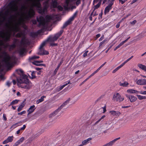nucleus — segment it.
I'll return each mask as SVG.
<instances>
[{
	"label": "nucleus",
	"instance_id": "39448f33",
	"mask_svg": "<svg viewBox=\"0 0 146 146\" xmlns=\"http://www.w3.org/2000/svg\"><path fill=\"white\" fill-rule=\"evenodd\" d=\"M5 56L3 61L5 63V66L7 68L11 67L12 65V62L11 60L10 57L6 53H5Z\"/></svg>",
	"mask_w": 146,
	"mask_h": 146
},
{
	"label": "nucleus",
	"instance_id": "09e8293b",
	"mask_svg": "<svg viewBox=\"0 0 146 146\" xmlns=\"http://www.w3.org/2000/svg\"><path fill=\"white\" fill-rule=\"evenodd\" d=\"M26 126L25 125H23V126L22 127H21L20 129L21 131H23L26 128Z\"/></svg>",
	"mask_w": 146,
	"mask_h": 146
},
{
	"label": "nucleus",
	"instance_id": "603ef678",
	"mask_svg": "<svg viewBox=\"0 0 146 146\" xmlns=\"http://www.w3.org/2000/svg\"><path fill=\"white\" fill-rule=\"evenodd\" d=\"M25 113H26V111H23L19 113L18 114L19 115H22L23 114Z\"/></svg>",
	"mask_w": 146,
	"mask_h": 146
},
{
	"label": "nucleus",
	"instance_id": "f704fd0d",
	"mask_svg": "<svg viewBox=\"0 0 146 146\" xmlns=\"http://www.w3.org/2000/svg\"><path fill=\"white\" fill-rule=\"evenodd\" d=\"M68 84H71L70 83V81H68V83L66 84H65L63 85L62 86L60 87L59 88V90H62L64 87L66 86H67Z\"/></svg>",
	"mask_w": 146,
	"mask_h": 146
},
{
	"label": "nucleus",
	"instance_id": "7ed1b4c3",
	"mask_svg": "<svg viewBox=\"0 0 146 146\" xmlns=\"http://www.w3.org/2000/svg\"><path fill=\"white\" fill-rule=\"evenodd\" d=\"M51 16L47 15L46 17V19L42 16H40L39 17H37V21L39 23L38 25L39 27L42 26L44 27H47L49 22L51 20Z\"/></svg>",
	"mask_w": 146,
	"mask_h": 146
},
{
	"label": "nucleus",
	"instance_id": "c85d7f7f",
	"mask_svg": "<svg viewBox=\"0 0 146 146\" xmlns=\"http://www.w3.org/2000/svg\"><path fill=\"white\" fill-rule=\"evenodd\" d=\"M138 67L142 70L146 71V66L141 64H138Z\"/></svg>",
	"mask_w": 146,
	"mask_h": 146
},
{
	"label": "nucleus",
	"instance_id": "5fc2aeb1",
	"mask_svg": "<svg viewBox=\"0 0 146 146\" xmlns=\"http://www.w3.org/2000/svg\"><path fill=\"white\" fill-rule=\"evenodd\" d=\"M137 22V21L136 20H134L132 22H131V24L132 25H134Z\"/></svg>",
	"mask_w": 146,
	"mask_h": 146
},
{
	"label": "nucleus",
	"instance_id": "f3484780",
	"mask_svg": "<svg viewBox=\"0 0 146 146\" xmlns=\"http://www.w3.org/2000/svg\"><path fill=\"white\" fill-rule=\"evenodd\" d=\"M70 100V98H68L64 103L60 107L61 109L63 108L65 106L67 105L69 102Z\"/></svg>",
	"mask_w": 146,
	"mask_h": 146
},
{
	"label": "nucleus",
	"instance_id": "6ab92c4d",
	"mask_svg": "<svg viewBox=\"0 0 146 146\" xmlns=\"http://www.w3.org/2000/svg\"><path fill=\"white\" fill-rule=\"evenodd\" d=\"M57 0H52L51 3V6L53 8H56L57 7Z\"/></svg>",
	"mask_w": 146,
	"mask_h": 146
},
{
	"label": "nucleus",
	"instance_id": "aec40b11",
	"mask_svg": "<svg viewBox=\"0 0 146 146\" xmlns=\"http://www.w3.org/2000/svg\"><path fill=\"white\" fill-rule=\"evenodd\" d=\"M72 21L70 19H69L66 21V22L64 24L62 28V29H64L68 25L70 24L71 23V22Z\"/></svg>",
	"mask_w": 146,
	"mask_h": 146
},
{
	"label": "nucleus",
	"instance_id": "6e6552de",
	"mask_svg": "<svg viewBox=\"0 0 146 146\" xmlns=\"http://www.w3.org/2000/svg\"><path fill=\"white\" fill-rule=\"evenodd\" d=\"M35 15V11L33 7H31L28 12L24 15L25 19H28L33 17Z\"/></svg>",
	"mask_w": 146,
	"mask_h": 146
},
{
	"label": "nucleus",
	"instance_id": "dca6fc26",
	"mask_svg": "<svg viewBox=\"0 0 146 146\" xmlns=\"http://www.w3.org/2000/svg\"><path fill=\"white\" fill-rule=\"evenodd\" d=\"M92 140V138H89L86 139L83 141H82L81 144L82 145V146L86 145L89 142V141L91 140Z\"/></svg>",
	"mask_w": 146,
	"mask_h": 146
},
{
	"label": "nucleus",
	"instance_id": "13d9d810",
	"mask_svg": "<svg viewBox=\"0 0 146 146\" xmlns=\"http://www.w3.org/2000/svg\"><path fill=\"white\" fill-rule=\"evenodd\" d=\"M121 22H119L116 25V28H118L119 27V26H120V23Z\"/></svg>",
	"mask_w": 146,
	"mask_h": 146
},
{
	"label": "nucleus",
	"instance_id": "de8ad7c7",
	"mask_svg": "<svg viewBox=\"0 0 146 146\" xmlns=\"http://www.w3.org/2000/svg\"><path fill=\"white\" fill-rule=\"evenodd\" d=\"M107 40H106V39H105V40H104L103 41H102V42H101L100 43V44H99V45H100V46H101L103 44H104V42Z\"/></svg>",
	"mask_w": 146,
	"mask_h": 146
},
{
	"label": "nucleus",
	"instance_id": "c756f323",
	"mask_svg": "<svg viewBox=\"0 0 146 146\" xmlns=\"http://www.w3.org/2000/svg\"><path fill=\"white\" fill-rule=\"evenodd\" d=\"M127 92H128L130 93H136V94H138L139 93V92L138 91L135 90H127Z\"/></svg>",
	"mask_w": 146,
	"mask_h": 146
},
{
	"label": "nucleus",
	"instance_id": "58836bf2",
	"mask_svg": "<svg viewBox=\"0 0 146 146\" xmlns=\"http://www.w3.org/2000/svg\"><path fill=\"white\" fill-rule=\"evenodd\" d=\"M13 137L12 136L9 137L7 139L8 142H11L13 141Z\"/></svg>",
	"mask_w": 146,
	"mask_h": 146
},
{
	"label": "nucleus",
	"instance_id": "0eeeda50",
	"mask_svg": "<svg viewBox=\"0 0 146 146\" xmlns=\"http://www.w3.org/2000/svg\"><path fill=\"white\" fill-rule=\"evenodd\" d=\"M63 32V30H61L60 31L56 34L54 36L52 37V36H50L47 39V41L53 42L57 40L58 38L62 34Z\"/></svg>",
	"mask_w": 146,
	"mask_h": 146
},
{
	"label": "nucleus",
	"instance_id": "f8f14e48",
	"mask_svg": "<svg viewBox=\"0 0 146 146\" xmlns=\"http://www.w3.org/2000/svg\"><path fill=\"white\" fill-rule=\"evenodd\" d=\"M125 95L126 97L129 99L130 102H131L135 101L137 99L136 97L133 96H130L127 94H126Z\"/></svg>",
	"mask_w": 146,
	"mask_h": 146
},
{
	"label": "nucleus",
	"instance_id": "423d86ee",
	"mask_svg": "<svg viewBox=\"0 0 146 146\" xmlns=\"http://www.w3.org/2000/svg\"><path fill=\"white\" fill-rule=\"evenodd\" d=\"M43 8H42V6L40 8H38L37 11L38 12L41 14L44 13L49 7V0L46 1L43 3Z\"/></svg>",
	"mask_w": 146,
	"mask_h": 146
},
{
	"label": "nucleus",
	"instance_id": "9b49d317",
	"mask_svg": "<svg viewBox=\"0 0 146 146\" xmlns=\"http://www.w3.org/2000/svg\"><path fill=\"white\" fill-rule=\"evenodd\" d=\"M120 139V137H119L116 139H115L113 140L110 141L108 143H107L102 145V146H112V145L114 144V143H115L116 141Z\"/></svg>",
	"mask_w": 146,
	"mask_h": 146
},
{
	"label": "nucleus",
	"instance_id": "412c9836",
	"mask_svg": "<svg viewBox=\"0 0 146 146\" xmlns=\"http://www.w3.org/2000/svg\"><path fill=\"white\" fill-rule=\"evenodd\" d=\"M110 113H111L112 115L113 116H119L121 114L120 112L118 111H110Z\"/></svg>",
	"mask_w": 146,
	"mask_h": 146
},
{
	"label": "nucleus",
	"instance_id": "4468645a",
	"mask_svg": "<svg viewBox=\"0 0 146 146\" xmlns=\"http://www.w3.org/2000/svg\"><path fill=\"white\" fill-rule=\"evenodd\" d=\"M38 54L40 55L47 54L48 52L47 51L44 50L43 48H39V51Z\"/></svg>",
	"mask_w": 146,
	"mask_h": 146
},
{
	"label": "nucleus",
	"instance_id": "a878e982",
	"mask_svg": "<svg viewBox=\"0 0 146 146\" xmlns=\"http://www.w3.org/2000/svg\"><path fill=\"white\" fill-rule=\"evenodd\" d=\"M45 98H46V96H42L40 99L37 100L36 102V104H38L39 103L42 102L44 100V99Z\"/></svg>",
	"mask_w": 146,
	"mask_h": 146
},
{
	"label": "nucleus",
	"instance_id": "8fccbe9b",
	"mask_svg": "<svg viewBox=\"0 0 146 146\" xmlns=\"http://www.w3.org/2000/svg\"><path fill=\"white\" fill-rule=\"evenodd\" d=\"M88 52V50H87V51H86L84 53V54H83V56L84 57H85L86 56H87V53Z\"/></svg>",
	"mask_w": 146,
	"mask_h": 146
},
{
	"label": "nucleus",
	"instance_id": "680f3d73",
	"mask_svg": "<svg viewBox=\"0 0 146 146\" xmlns=\"http://www.w3.org/2000/svg\"><path fill=\"white\" fill-rule=\"evenodd\" d=\"M127 62L126 60H125V61H124L123 63H122L121 65H120L121 66V67H122Z\"/></svg>",
	"mask_w": 146,
	"mask_h": 146
},
{
	"label": "nucleus",
	"instance_id": "5701e85b",
	"mask_svg": "<svg viewBox=\"0 0 146 146\" xmlns=\"http://www.w3.org/2000/svg\"><path fill=\"white\" fill-rule=\"evenodd\" d=\"M32 63L37 66H45V65L44 64H41L39 63V61H34L32 62Z\"/></svg>",
	"mask_w": 146,
	"mask_h": 146
},
{
	"label": "nucleus",
	"instance_id": "a18cd8bd",
	"mask_svg": "<svg viewBox=\"0 0 146 146\" xmlns=\"http://www.w3.org/2000/svg\"><path fill=\"white\" fill-rule=\"evenodd\" d=\"M139 93L140 94H142L146 95V91H141L140 92H139Z\"/></svg>",
	"mask_w": 146,
	"mask_h": 146
},
{
	"label": "nucleus",
	"instance_id": "4be33fe9",
	"mask_svg": "<svg viewBox=\"0 0 146 146\" xmlns=\"http://www.w3.org/2000/svg\"><path fill=\"white\" fill-rule=\"evenodd\" d=\"M29 82H30V83H25L26 84L23 87L24 88L29 90V89L30 88L32 87V86L31 84V82H30L29 81Z\"/></svg>",
	"mask_w": 146,
	"mask_h": 146
},
{
	"label": "nucleus",
	"instance_id": "473e14b6",
	"mask_svg": "<svg viewBox=\"0 0 146 146\" xmlns=\"http://www.w3.org/2000/svg\"><path fill=\"white\" fill-rule=\"evenodd\" d=\"M39 58V57L38 56H34L31 57H29L28 59V60L30 62H31V60H33L35 59H38Z\"/></svg>",
	"mask_w": 146,
	"mask_h": 146
},
{
	"label": "nucleus",
	"instance_id": "9d476101",
	"mask_svg": "<svg viewBox=\"0 0 146 146\" xmlns=\"http://www.w3.org/2000/svg\"><path fill=\"white\" fill-rule=\"evenodd\" d=\"M113 99L117 102H121L124 100L123 98H121V96L118 93L114 94L113 96Z\"/></svg>",
	"mask_w": 146,
	"mask_h": 146
},
{
	"label": "nucleus",
	"instance_id": "393cba45",
	"mask_svg": "<svg viewBox=\"0 0 146 146\" xmlns=\"http://www.w3.org/2000/svg\"><path fill=\"white\" fill-rule=\"evenodd\" d=\"M25 51V49L24 48H21L19 49L18 52L19 53L20 55H22L24 54Z\"/></svg>",
	"mask_w": 146,
	"mask_h": 146
},
{
	"label": "nucleus",
	"instance_id": "1a4fd4ad",
	"mask_svg": "<svg viewBox=\"0 0 146 146\" xmlns=\"http://www.w3.org/2000/svg\"><path fill=\"white\" fill-rule=\"evenodd\" d=\"M61 109L59 107L55 111L53 112L49 115V117L52 118L53 117H57L60 116L61 114L60 111Z\"/></svg>",
	"mask_w": 146,
	"mask_h": 146
},
{
	"label": "nucleus",
	"instance_id": "49530a36",
	"mask_svg": "<svg viewBox=\"0 0 146 146\" xmlns=\"http://www.w3.org/2000/svg\"><path fill=\"white\" fill-rule=\"evenodd\" d=\"M11 82H10L9 81H8L6 83V85L8 87H9L11 85Z\"/></svg>",
	"mask_w": 146,
	"mask_h": 146
},
{
	"label": "nucleus",
	"instance_id": "ddd939ff",
	"mask_svg": "<svg viewBox=\"0 0 146 146\" xmlns=\"http://www.w3.org/2000/svg\"><path fill=\"white\" fill-rule=\"evenodd\" d=\"M2 35L1 36V37L4 39L5 41H7L9 40L10 39V35L6 34L4 33H2Z\"/></svg>",
	"mask_w": 146,
	"mask_h": 146
},
{
	"label": "nucleus",
	"instance_id": "bb28decb",
	"mask_svg": "<svg viewBox=\"0 0 146 146\" xmlns=\"http://www.w3.org/2000/svg\"><path fill=\"white\" fill-rule=\"evenodd\" d=\"M111 9V7L108 5L107 6L105 9L104 11L105 14H106L109 12L110 9Z\"/></svg>",
	"mask_w": 146,
	"mask_h": 146
},
{
	"label": "nucleus",
	"instance_id": "bf43d9fd",
	"mask_svg": "<svg viewBox=\"0 0 146 146\" xmlns=\"http://www.w3.org/2000/svg\"><path fill=\"white\" fill-rule=\"evenodd\" d=\"M57 7L59 9V10H62L63 9L62 7L60 5H58V6H57Z\"/></svg>",
	"mask_w": 146,
	"mask_h": 146
},
{
	"label": "nucleus",
	"instance_id": "a19ab883",
	"mask_svg": "<svg viewBox=\"0 0 146 146\" xmlns=\"http://www.w3.org/2000/svg\"><path fill=\"white\" fill-rule=\"evenodd\" d=\"M121 66L120 65L119 66H118L117 68H116L114 70L112 71V73H114L116 71H117L120 68H121Z\"/></svg>",
	"mask_w": 146,
	"mask_h": 146
},
{
	"label": "nucleus",
	"instance_id": "ea45409f",
	"mask_svg": "<svg viewBox=\"0 0 146 146\" xmlns=\"http://www.w3.org/2000/svg\"><path fill=\"white\" fill-rule=\"evenodd\" d=\"M77 12L76 11L73 15L69 19H71V20L72 21H73L75 17H76V16L77 15Z\"/></svg>",
	"mask_w": 146,
	"mask_h": 146
},
{
	"label": "nucleus",
	"instance_id": "37998d69",
	"mask_svg": "<svg viewBox=\"0 0 146 146\" xmlns=\"http://www.w3.org/2000/svg\"><path fill=\"white\" fill-rule=\"evenodd\" d=\"M21 123V122L20 121V122H19L18 123H15L13 124L11 127L10 128V129H11L12 128H15V127H16V126L17 125V124H19L20 123Z\"/></svg>",
	"mask_w": 146,
	"mask_h": 146
},
{
	"label": "nucleus",
	"instance_id": "2f4dec72",
	"mask_svg": "<svg viewBox=\"0 0 146 146\" xmlns=\"http://www.w3.org/2000/svg\"><path fill=\"white\" fill-rule=\"evenodd\" d=\"M39 58V57L38 56H34L31 57H29L28 59V60L30 62H31V60H33L35 59H38Z\"/></svg>",
	"mask_w": 146,
	"mask_h": 146
},
{
	"label": "nucleus",
	"instance_id": "e433bc0d",
	"mask_svg": "<svg viewBox=\"0 0 146 146\" xmlns=\"http://www.w3.org/2000/svg\"><path fill=\"white\" fill-rule=\"evenodd\" d=\"M137 97L138 98L139 100H141L146 99V97L145 96H143L138 95H137Z\"/></svg>",
	"mask_w": 146,
	"mask_h": 146
},
{
	"label": "nucleus",
	"instance_id": "c03bdc74",
	"mask_svg": "<svg viewBox=\"0 0 146 146\" xmlns=\"http://www.w3.org/2000/svg\"><path fill=\"white\" fill-rule=\"evenodd\" d=\"M114 1V0H111L110 2V3L109 4V5H108L110 7H111L112 5H113V4Z\"/></svg>",
	"mask_w": 146,
	"mask_h": 146
},
{
	"label": "nucleus",
	"instance_id": "052dcab7",
	"mask_svg": "<svg viewBox=\"0 0 146 146\" xmlns=\"http://www.w3.org/2000/svg\"><path fill=\"white\" fill-rule=\"evenodd\" d=\"M9 142L8 141H7V139H6V140H5V141H4L3 142V144H6L7 143H8Z\"/></svg>",
	"mask_w": 146,
	"mask_h": 146
},
{
	"label": "nucleus",
	"instance_id": "72a5a7b5",
	"mask_svg": "<svg viewBox=\"0 0 146 146\" xmlns=\"http://www.w3.org/2000/svg\"><path fill=\"white\" fill-rule=\"evenodd\" d=\"M136 83L138 85H143V79H139L137 81Z\"/></svg>",
	"mask_w": 146,
	"mask_h": 146
},
{
	"label": "nucleus",
	"instance_id": "2eb2a0df",
	"mask_svg": "<svg viewBox=\"0 0 146 146\" xmlns=\"http://www.w3.org/2000/svg\"><path fill=\"white\" fill-rule=\"evenodd\" d=\"M35 109V105H33L30 106V108L27 110V111L28 112V115H29V114L33 112L34 111Z\"/></svg>",
	"mask_w": 146,
	"mask_h": 146
},
{
	"label": "nucleus",
	"instance_id": "a211bd4d",
	"mask_svg": "<svg viewBox=\"0 0 146 146\" xmlns=\"http://www.w3.org/2000/svg\"><path fill=\"white\" fill-rule=\"evenodd\" d=\"M24 137L21 138L20 139L16 142L13 145V146H17L19 144L21 143L24 140Z\"/></svg>",
	"mask_w": 146,
	"mask_h": 146
},
{
	"label": "nucleus",
	"instance_id": "0e129e2a",
	"mask_svg": "<svg viewBox=\"0 0 146 146\" xmlns=\"http://www.w3.org/2000/svg\"><path fill=\"white\" fill-rule=\"evenodd\" d=\"M126 1H125V0H124V1L122 0H119L120 2L122 4H123Z\"/></svg>",
	"mask_w": 146,
	"mask_h": 146
},
{
	"label": "nucleus",
	"instance_id": "69168bd1",
	"mask_svg": "<svg viewBox=\"0 0 146 146\" xmlns=\"http://www.w3.org/2000/svg\"><path fill=\"white\" fill-rule=\"evenodd\" d=\"M106 106H105L104 108H103V113H105L106 111Z\"/></svg>",
	"mask_w": 146,
	"mask_h": 146
},
{
	"label": "nucleus",
	"instance_id": "20e7f679",
	"mask_svg": "<svg viewBox=\"0 0 146 146\" xmlns=\"http://www.w3.org/2000/svg\"><path fill=\"white\" fill-rule=\"evenodd\" d=\"M21 0H14L11 1L8 5L9 8L12 11H17V4Z\"/></svg>",
	"mask_w": 146,
	"mask_h": 146
},
{
	"label": "nucleus",
	"instance_id": "79ce46f5",
	"mask_svg": "<svg viewBox=\"0 0 146 146\" xmlns=\"http://www.w3.org/2000/svg\"><path fill=\"white\" fill-rule=\"evenodd\" d=\"M48 41H47V40H46L42 42V43L40 45L39 48H42L45 45L46 42H47Z\"/></svg>",
	"mask_w": 146,
	"mask_h": 146
},
{
	"label": "nucleus",
	"instance_id": "b1692460",
	"mask_svg": "<svg viewBox=\"0 0 146 146\" xmlns=\"http://www.w3.org/2000/svg\"><path fill=\"white\" fill-rule=\"evenodd\" d=\"M25 103H24V101H23L22 103L19 106L17 109L18 111H20L25 106Z\"/></svg>",
	"mask_w": 146,
	"mask_h": 146
},
{
	"label": "nucleus",
	"instance_id": "3c124183",
	"mask_svg": "<svg viewBox=\"0 0 146 146\" xmlns=\"http://www.w3.org/2000/svg\"><path fill=\"white\" fill-rule=\"evenodd\" d=\"M50 45L51 46H57V44H56V43H53V42H52V43H50Z\"/></svg>",
	"mask_w": 146,
	"mask_h": 146
},
{
	"label": "nucleus",
	"instance_id": "338daca9",
	"mask_svg": "<svg viewBox=\"0 0 146 146\" xmlns=\"http://www.w3.org/2000/svg\"><path fill=\"white\" fill-rule=\"evenodd\" d=\"M106 62H105L104 64H103L102 65L98 68H99L100 69L103 67L104 66V65L106 63Z\"/></svg>",
	"mask_w": 146,
	"mask_h": 146
},
{
	"label": "nucleus",
	"instance_id": "774afa93",
	"mask_svg": "<svg viewBox=\"0 0 146 146\" xmlns=\"http://www.w3.org/2000/svg\"><path fill=\"white\" fill-rule=\"evenodd\" d=\"M143 85H146V79H143Z\"/></svg>",
	"mask_w": 146,
	"mask_h": 146
},
{
	"label": "nucleus",
	"instance_id": "cd10ccee",
	"mask_svg": "<svg viewBox=\"0 0 146 146\" xmlns=\"http://www.w3.org/2000/svg\"><path fill=\"white\" fill-rule=\"evenodd\" d=\"M62 62H61L58 65L57 68L55 69L54 70V75H55L56 74L57 72L58 71L60 65L62 64Z\"/></svg>",
	"mask_w": 146,
	"mask_h": 146
},
{
	"label": "nucleus",
	"instance_id": "6e6d98bb",
	"mask_svg": "<svg viewBox=\"0 0 146 146\" xmlns=\"http://www.w3.org/2000/svg\"><path fill=\"white\" fill-rule=\"evenodd\" d=\"M81 3L80 0H77L76 2V5L78 6Z\"/></svg>",
	"mask_w": 146,
	"mask_h": 146
},
{
	"label": "nucleus",
	"instance_id": "c9c22d12",
	"mask_svg": "<svg viewBox=\"0 0 146 146\" xmlns=\"http://www.w3.org/2000/svg\"><path fill=\"white\" fill-rule=\"evenodd\" d=\"M19 101V100H15L13 101L12 102L10 103L9 106L17 104Z\"/></svg>",
	"mask_w": 146,
	"mask_h": 146
},
{
	"label": "nucleus",
	"instance_id": "4c0bfd02",
	"mask_svg": "<svg viewBox=\"0 0 146 146\" xmlns=\"http://www.w3.org/2000/svg\"><path fill=\"white\" fill-rule=\"evenodd\" d=\"M101 1L100 2H99L96 5H95L94 6V11H95V10L97 9H98V8L99 7L100 5H101Z\"/></svg>",
	"mask_w": 146,
	"mask_h": 146
},
{
	"label": "nucleus",
	"instance_id": "864d4df0",
	"mask_svg": "<svg viewBox=\"0 0 146 146\" xmlns=\"http://www.w3.org/2000/svg\"><path fill=\"white\" fill-rule=\"evenodd\" d=\"M22 35V33H18L17 34V36L18 37H21Z\"/></svg>",
	"mask_w": 146,
	"mask_h": 146
},
{
	"label": "nucleus",
	"instance_id": "e2e57ef3",
	"mask_svg": "<svg viewBox=\"0 0 146 146\" xmlns=\"http://www.w3.org/2000/svg\"><path fill=\"white\" fill-rule=\"evenodd\" d=\"M70 0H66V3L67 5H68L69 4Z\"/></svg>",
	"mask_w": 146,
	"mask_h": 146
},
{
	"label": "nucleus",
	"instance_id": "f257e3e1",
	"mask_svg": "<svg viewBox=\"0 0 146 146\" xmlns=\"http://www.w3.org/2000/svg\"><path fill=\"white\" fill-rule=\"evenodd\" d=\"M7 10L4 13L3 11L0 12V26L5 21H7L5 25L8 28H10L11 29L15 32H17L19 31V28L18 25H21L22 22L24 21L23 19L21 17L19 18L18 23L13 27H11L13 22L17 18V16L14 15H12L11 13L13 11H11L9 9Z\"/></svg>",
	"mask_w": 146,
	"mask_h": 146
},
{
	"label": "nucleus",
	"instance_id": "f03ea898",
	"mask_svg": "<svg viewBox=\"0 0 146 146\" xmlns=\"http://www.w3.org/2000/svg\"><path fill=\"white\" fill-rule=\"evenodd\" d=\"M16 73L20 76V78H17V82L20 84L30 83L27 75L24 74L23 70L21 69H17Z\"/></svg>",
	"mask_w": 146,
	"mask_h": 146
},
{
	"label": "nucleus",
	"instance_id": "4d7b16f0",
	"mask_svg": "<svg viewBox=\"0 0 146 146\" xmlns=\"http://www.w3.org/2000/svg\"><path fill=\"white\" fill-rule=\"evenodd\" d=\"M3 117L4 120L5 121H6L7 120V119L6 118V116L5 114H3Z\"/></svg>",
	"mask_w": 146,
	"mask_h": 146
},
{
	"label": "nucleus",
	"instance_id": "7c9ffc66",
	"mask_svg": "<svg viewBox=\"0 0 146 146\" xmlns=\"http://www.w3.org/2000/svg\"><path fill=\"white\" fill-rule=\"evenodd\" d=\"M129 84V83L127 82H125L123 83H121V82H119L120 85L123 87H126Z\"/></svg>",
	"mask_w": 146,
	"mask_h": 146
}]
</instances>
